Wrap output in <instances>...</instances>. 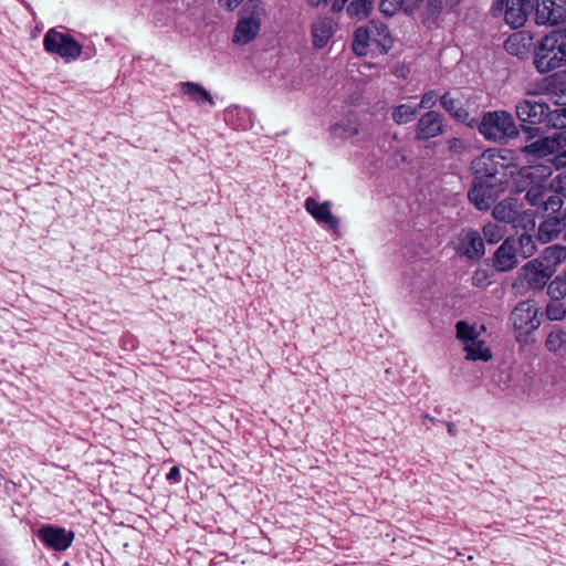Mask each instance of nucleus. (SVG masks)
Masks as SVG:
<instances>
[{
    "instance_id": "393cba45",
    "label": "nucleus",
    "mask_w": 566,
    "mask_h": 566,
    "mask_svg": "<svg viewBox=\"0 0 566 566\" xmlns=\"http://www.w3.org/2000/svg\"><path fill=\"white\" fill-rule=\"evenodd\" d=\"M517 212L515 201L505 199L494 207L492 214L497 221L510 223L515 220Z\"/></svg>"
},
{
    "instance_id": "7ed1b4c3",
    "label": "nucleus",
    "mask_w": 566,
    "mask_h": 566,
    "mask_svg": "<svg viewBox=\"0 0 566 566\" xmlns=\"http://www.w3.org/2000/svg\"><path fill=\"white\" fill-rule=\"evenodd\" d=\"M515 112L517 118L523 123L532 125L546 123L547 126L556 129H566V107L558 106L548 112V106L545 103L522 99L516 103ZM562 137H566V130Z\"/></svg>"
},
{
    "instance_id": "6e6552de",
    "label": "nucleus",
    "mask_w": 566,
    "mask_h": 566,
    "mask_svg": "<svg viewBox=\"0 0 566 566\" xmlns=\"http://www.w3.org/2000/svg\"><path fill=\"white\" fill-rule=\"evenodd\" d=\"M522 178L530 179V189L526 199L532 206L543 203L545 188L543 182L551 175V168L542 165L523 167L520 170Z\"/></svg>"
},
{
    "instance_id": "2eb2a0df",
    "label": "nucleus",
    "mask_w": 566,
    "mask_h": 566,
    "mask_svg": "<svg viewBox=\"0 0 566 566\" xmlns=\"http://www.w3.org/2000/svg\"><path fill=\"white\" fill-rule=\"evenodd\" d=\"M43 45L48 52L60 55L66 62L70 61L71 35L69 33L64 34L51 29L44 35Z\"/></svg>"
},
{
    "instance_id": "bb28decb",
    "label": "nucleus",
    "mask_w": 566,
    "mask_h": 566,
    "mask_svg": "<svg viewBox=\"0 0 566 566\" xmlns=\"http://www.w3.org/2000/svg\"><path fill=\"white\" fill-rule=\"evenodd\" d=\"M472 168L476 175L481 177H494L496 169L494 166L493 156L489 153H483L472 161Z\"/></svg>"
},
{
    "instance_id": "423d86ee",
    "label": "nucleus",
    "mask_w": 566,
    "mask_h": 566,
    "mask_svg": "<svg viewBox=\"0 0 566 566\" xmlns=\"http://www.w3.org/2000/svg\"><path fill=\"white\" fill-rule=\"evenodd\" d=\"M510 323L515 332L518 343L526 342L527 337L541 325L538 307L532 300L520 302L510 314Z\"/></svg>"
},
{
    "instance_id": "49530a36",
    "label": "nucleus",
    "mask_w": 566,
    "mask_h": 566,
    "mask_svg": "<svg viewBox=\"0 0 566 566\" xmlns=\"http://www.w3.org/2000/svg\"><path fill=\"white\" fill-rule=\"evenodd\" d=\"M447 428L450 436L454 437L457 434V428L454 423L448 422Z\"/></svg>"
},
{
    "instance_id": "8fccbe9b",
    "label": "nucleus",
    "mask_w": 566,
    "mask_h": 566,
    "mask_svg": "<svg viewBox=\"0 0 566 566\" xmlns=\"http://www.w3.org/2000/svg\"><path fill=\"white\" fill-rule=\"evenodd\" d=\"M562 279H563V282L565 283V287H566V271L563 273Z\"/></svg>"
},
{
    "instance_id": "20e7f679",
    "label": "nucleus",
    "mask_w": 566,
    "mask_h": 566,
    "mask_svg": "<svg viewBox=\"0 0 566 566\" xmlns=\"http://www.w3.org/2000/svg\"><path fill=\"white\" fill-rule=\"evenodd\" d=\"M265 17V4L261 0H248L240 11L232 38L233 43L245 45L256 39Z\"/></svg>"
},
{
    "instance_id": "4be33fe9",
    "label": "nucleus",
    "mask_w": 566,
    "mask_h": 566,
    "mask_svg": "<svg viewBox=\"0 0 566 566\" xmlns=\"http://www.w3.org/2000/svg\"><path fill=\"white\" fill-rule=\"evenodd\" d=\"M360 132V124L356 116L350 115L344 118L340 123L334 125L331 129L335 138L349 139L358 135Z\"/></svg>"
},
{
    "instance_id": "f257e3e1",
    "label": "nucleus",
    "mask_w": 566,
    "mask_h": 566,
    "mask_svg": "<svg viewBox=\"0 0 566 566\" xmlns=\"http://www.w3.org/2000/svg\"><path fill=\"white\" fill-rule=\"evenodd\" d=\"M534 65L539 73L566 66V32L555 30L543 36L534 51Z\"/></svg>"
},
{
    "instance_id": "5701e85b",
    "label": "nucleus",
    "mask_w": 566,
    "mask_h": 566,
    "mask_svg": "<svg viewBox=\"0 0 566 566\" xmlns=\"http://www.w3.org/2000/svg\"><path fill=\"white\" fill-rule=\"evenodd\" d=\"M545 347L556 356H564L566 354V331L555 327L548 332Z\"/></svg>"
},
{
    "instance_id": "f8f14e48",
    "label": "nucleus",
    "mask_w": 566,
    "mask_h": 566,
    "mask_svg": "<svg viewBox=\"0 0 566 566\" xmlns=\"http://www.w3.org/2000/svg\"><path fill=\"white\" fill-rule=\"evenodd\" d=\"M444 133L443 116L436 111H428L418 119L415 127V139L424 142Z\"/></svg>"
},
{
    "instance_id": "dca6fc26",
    "label": "nucleus",
    "mask_w": 566,
    "mask_h": 566,
    "mask_svg": "<svg viewBox=\"0 0 566 566\" xmlns=\"http://www.w3.org/2000/svg\"><path fill=\"white\" fill-rule=\"evenodd\" d=\"M517 249L514 239H506L494 253V268L505 272L515 268L518 263Z\"/></svg>"
},
{
    "instance_id": "79ce46f5",
    "label": "nucleus",
    "mask_w": 566,
    "mask_h": 566,
    "mask_svg": "<svg viewBox=\"0 0 566 566\" xmlns=\"http://www.w3.org/2000/svg\"><path fill=\"white\" fill-rule=\"evenodd\" d=\"M243 0H219L221 7L228 11H233Z\"/></svg>"
},
{
    "instance_id": "7c9ffc66",
    "label": "nucleus",
    "mask_w": 566,
    "mask_h": 566,
    "mask_svg": "<svg viewBox=\"0 0 566 566\" xmlns=\"http://www.w3.org/2000/svg\"><path fill=\"white\" fill-rule=\"evenodd\" d=\"M515 243L518 245L517 253L523 259L532 256L536 251L535 241L528 233H522Z\"/></svg>"
},
{
    "instance_id": "72a5a7b5",
    "label": "nucleus",
    "mask_w": 566,
    "mask_h": 566,
    "mask_svg": "<svg viewBox=\"0 0 566 566\" xmlns=\"http://www.w3.org/2000/svg\"><path fill=\"white\" fill-rule=\"evenodd\" d=\"M547 293L552 300H560V297L566 295V287L562 276L556 277L548 284Z\"/></svg>"
},
{
    "instance_id": "58836bf2",
    "label": "nucleus",
    "mask_w": 566,
    "mask_h": 566,
    "mask_svg": "<svg viewBox=\"0 0 566 566\" xmlns=\"http://www.w3.org/2000/svg\"><path fill=\"white\" fill-rule=\"evenodd\" d=\"M467 148V143L461 138H451L448 140V150L452 155H461Z\"/></svg>"
},
{
    "instance_id": "c85d7f7f",
    "label": "nucleus",
    "mask_w": 566,
    "mask_h": 566,
    "mask_svg": "<svg viewBox=\"0 0 566 566\" xmlns=\"http://www.w3.org/2000/svg\"><path fill=\"white\" fill-rule=\"evenodd\" d=\"M504 48L507 53L518 57H523L527 53L525 38L521 33L509 36L504 43Z\"/></svg>"
},
{
    "instance_id": "4c0bfd02",
    "label": "nucleus",
    "mask_w": 566,
    "mask_h": 566,
    "mask_svg": "<svg viewBox=\"0 0 566 566\" xmlns=\"http://www.w3.org/2000/svg\"><path fill=\"white\" fill-rule=\"evenodd\" d=\"M437 99H438L437 93L432 90L428 91L422 95L420 104L417 107H418V109L426 108V109L431 111V108L436 105Z\"/></svg>"
},
{
    "instance_id": "b1692460",
    "label": "nucleus",
    "mask_w": 566,
    "mask_h": 566,
    "mask_svg": "<svg viewBox=\"0 0 566 566\" xmlns=\"http://www.w3.org/2000/svg\"><path fill=\"white\" fill-rule=\"evenodd\" d=\"M563 222L558 217L547 218L539 224L537 237L543 243L553 241L563 230Z\"/></svg>"
},
{
    "instance_id": "39448f33",
    "label": "nucleus",
    "mask_w": 566,
    "mask_h": 566,
    "mask_svg": "<svg viewBox=\"0 0 566 566\" xmlns=\"http://www.w3.org/2000/svg\"><path fill=\"white\" fill-rule=\"evenodd\" d=\"M479 132L485 139L495 143H506L517 136V127L512 115L504 111H495L484 114Z\"/></svg>"
},
{
    "instance_id": "ea45409f",
    "label": "nucleus",
    "mask_w": 566,
    "mask_h": 566,
    "mask_svg": "<svg viewBox=\"0 0 566 566\" xmlns=\"http://www.w3.org/2000/svg\"><path fill=\"white\" fill-rule=\"evenodd\" d=\"M553 96L555 97V105L566 107V84H562L559 88H556Z\"/></svg>"
},
{
    "instance_id": "f03ea898",
    "label": "nucleus",
    "mask_w": 566,
    "mask_h": 566,
    "mask_svg": "<svg viewBox=\"0 0 566 566\" xmlns=\"http://www.w3.org/2000/svg\"><path fill=\"white\" fill-rule=\"evenodd\" d=\"M392 44L394 40L388 27L380 21L371 20L355 30L352 46L355 54L364 56L368 53L369 48H375L386 54Z\"/></svg>"
},
{
    "instance_id": "c03bdc74",
    "label": "nucleus",
    "mask_w": 566,
    "mask_h": 566,
    "mask_svg": "<svg viewBox=\"0 0 566 566\" xmlns=\"http://www.w3.org/2000/svg\"><path fill=\"white\" fill-rule=\"evenodd\" d=\"M72 45H73V60H74L76 56H78L81 54L82 48L75 40H73Z\"/></svg>"
},
{
    "instance_id": "09e8293b",
    "label": "nucleus",
    "mask_w": 566,
    "mask_h": 566,
    "mask_svg": "<svg viewBox=\"0 0 566 566\" xmlns=\"http://www.w3.org/2000/svg\"><path fill=\"white\" fill-rule=\"evenodd\" d=\"M422 418L428 420V421H434V418L430 417L429 415H424V416H422Z\"/></svg>"
},
{
    "instance_id": "0eeeda50",
    "label": "nucleus",
    "mask_w": 566,
    "mask_h": 566,
    "mask_svg": "<svg viewBox=\"0 0 566 566\" xmlns=\"http://www.w3.org/2000/svg\"><path fill=\"white\" fill-rule=\"evenodd\" d=\"M457 338L463 344V349L468 360L488 361L492 358L491 349L485 345L483 339L479 338V333L474 326L464 321L455 324Z\"/></svg>"
},
{
    "instance_id": "412c9836",
    "label": "nucleus",
    "mask_w": 566,
    "mask_h": 566,
    "mask_svg": "<svg viewBox=\"0 0 566 566\" xmlns=\"http://www.w3.org/2000/svg\"><path fill=\"white\" fill-rule=\"evenodd\" d=\"M180 92L189 96V99L197 104L208 103L210 106L214 105L211 94L198 83L182 82L180 83Z\"/></svg>"
},
{
    "instance_id": "c9c22d12",
    "label": "nucleus",
    "mask_w": 566,
    "mask_h": 566,
    "mask_svg": "<svg viewBox=\"0 0 566 566\" xmlns=\"http://www.w3.org/2000/svg\"><path fill=\"white\" fill-rule=\"evenodd\" d=\"M472 285L476 287H485L490 284V272L488 269H478L472 277Z\"/></svg>"
},
{
    "instance_id": "1a4fd4ad",
    "label": "nucleus",
    "mask_w": 566,
    "mask_h": 566,
    "mask_svg": "<svg viewBox=\"0 0 566 566\" xmlns=\"http://www.w3.org/2000/svg\"><path fill=\"white\" fill-rule=\"evenodd\" d=\"M553 275L551 268L538 259L524 264L520 271V280L532 290H542Z\"/></svg>"
},
{
    "instance_id": "e433bc0d",
    "label": "nucleus",
    "mask_w": 566,
    "mask_h": 566,
    "mask_svg": "<svg viewBox=\"0 0 566 566\" xmlns=\"http://www.w3.org/2000/svg\"><path fill=\"white\" fill-rule=\"evenodd\" d=\"M544 211L549 213L558 212L563 206V201L559 196L551 195L547 199L543 201Z\"/></svg>"
},
{
    "instance_id": "9d476101",
    "label": "nucleus",
    "mask_w": 566,
    "mask_h": 566,
    "mask_svg": "<svg viewBox=\"0 0 566 566\" xmlns=\"http://www.w3.org/2000/svg\"><path fill=\"white\" fill-rule=\"evenodd\" d=\"M566 19V0H536L535 22L556 25Z\"/></svg>"
},
{
    "instance_id": "2f4dec72",
    "label": "nucleus",
    "mask_w": 566,
    "mask_h": 566,
    "mask_svg": "<svg viewBox=\"0 0 566 566\" xmlns=\"http://www.w3.org/2000/svg\"><path fill=\"white\" fill-rule=\"evenodd\" d=\"M505 230L496 223H488L483 227V237L490 244H495L503 239Z\"/></svg>"
},
{
    "instance_id": "aec40b11",
    "label": "nucleus",
    "mask_w": 566,
    "mask_h": 566,
    "mask_svg": "<svg viewBox=\"0 0 566 566\" xmlns=\"http://www.w3.org/2000/svg\"><path fill=\"white\" fill-rule=\"evenodd\" d=\"M468 196L479 210H486L494 202L493 189L482 182H474Z\"/></svg>"
},
{
    "instance_id": "c756f323",
    "label": "nucleus",
    "mask_w": 566,
    "mask_h": 566,
    "mask_svg": "<svg viewBox=\"0 0 566 566\" xmlns=\"http://www.w3.org/2000/svg\"><path fill=\"white\" fill-rule=\"evenodd\" d=\"M373 10V0H353L347 7V13L358 20L366 19Z\"/></svg>"
},
{
    "instance_id": "4468645a",
    "label": "nucleus",
    "mask_w": 566,
    "mask_h": 566,
    "mask_svg": "<svg viewBox=\"0 0 566 566\" xmlns=\"http://www.w3.org/2000/svg\"><path fill=\"white\" fill-rule=\"evenodd\" d=\"M504 19L513 29L523 27L534 8V0H505Z\"/></svg>"
},
{
    "instance_id": "ddd939ff",
    "label": "nucleus",
    "mask_w": 566,
    "mask_h": 566,
    "mask_svg": "<svg viewBox=\"0 0 566 566\" xmlns=\"http://www.w3.org/2000/svg\"><path fill=\"white\" fill-rule=\"evenodd\" d=\"M565 130L566 129H559V132L554 133L553 136L539 138L523 147L522 151L535 157H545L558 153L563 148L562 142H566V137H562Z\"/></svg>"
},
{
    "instance_id": "de8ad7c7",
    "label": "nucleus",
    "mask_w": 566,
    "mask_h": 566,
    "mask_svg": "<svg viewBox=\"0 0 566 566\" xmlns=\"http://www.w3.org/2000/svg\"><path fill=\"white\" fill-rule=\"evenodd\" d=\"M307 2L312 7H318L322 4V0H307Z\"/></svg>"
},
{
    "instance_id": "a19ab883",
    "label": "nucleus",
    "mask_w": 566,
    "mask_h": 566,
    "mask_svg": "<svg viewBox=\"0 0 566 566\" xmlns=\"http://www.w3.org/2000/svg\"><path fill=\"white\" fill-rule=\"evenodd\" d=\"M347 0H322V4L329 6L334 12L343 10Z\"/></svg>"
},
{
    "instance_id": "a878e982",
    "label": "nucleus",
    "mask_w": 566,
    "mask_h": 566,
    "mask_svg": "<svg viewBox=\"0 0 566 566\" xmlns=\"http://www.w3.org/2000/svg\"><path fill=\"white\" fill-rule=\"evenodd\" d=\"M440 103L441 106L458 120L464 122L468 118V112L461 106L460 101L454 98L450 93L443 94L440 98Z\"/></svg>"
},
{
    "instance_id": "a18cd8bd",
    "label": "nucleus",
    "mask_w": 566,
    "mask_h": 566,
    "mask_svg": "<svg viewBox=\"0 0 566 566\" xmlns=\"http://www.w3.org/2000/svg\"><path fill=\"white\" fill-rule=\"evenodd\" d=\"M555 251H556V258L558 260H560L562 258L563 259L566 258V249L565 248H556Z\"/></svg>"
},
{
    "instance_id": "f3484780",
    "label": "nucleus",
    "mask_w": 566,
    "mask_h": 566,
    "mask_svg": "<svg viewBox=\"0 0 566 566\" xmlns=\"http://www.w3.org/2000/svg\"><path fill=\"white\" fill-rule=\"evenodd\" d=\"M38 535L42 542L55 551H65L71 545V534H67L64 528L42 526Z\"/></svg>"
},
{
    "instance_id": "6ab92c4d",
    "label": "nucleus",
    "mask_w": 566,
    "mask_h": 566,
    "mask_svg": "<svg viewBox=\"0 0 566 566\" xmlns=\"http://www.w3.org/2000/svg\"><path fill=\"white\" fill-rule=\"evenodd\" d=\"M305 209L318 222L325 223L332 229L338 226L337 218L331 212L329 202L319 203L313 198H307L305 200Z\"/></svg>"
},
{
    "instance_id": "473e14b6",
    "label": "nucleus",
    "mask_w": 566,
    "mask_h": 566,
    "mask_svg": "<svg viewBox=\"0 0 566 566\" xmlns=\"http://www.w3.org/2000/svg\"><path fill=\"white\" fill-rule=\"evenodd\" d=\"M546 316L551 321H562L566 316V306L560 300H552L546 306Z\"/></svg>"
},
{
    "instance_id": "a211bd4d",
    "label": "nucleus",
    "mask_w": 566,
    "mask_h": 566,
    "mask_svg": "<svg viewBox=\"0 0 566 566\" xmlns=\"http://www.w3.org/2000/svg\"><path fill=\"white\" fill-rule=\"evenodd\" d=\"M336 23L333 19L323 17L316 19L312 24L313 44L315 48H324L334 35Z\"/></svg>"
},
{
    "instance_id": "9b49d317",
    "label": "nucleus",
    "mask_w": 566,
    "mask_h": 566,
    "mask_svg": "<svg viewBox=\"0 0 566 566\" xmlns=\"http://www.w3.org/2000/svg\"><path fill=\"white\" fill-rule=\"evenodd\" d=\"M454 249L469 260H480L485 253L483 239L475 230H463L457 238Z\"/></svg>"
},
{
    "instance_id": "f704fd0d",
    "label": "nucleus",
    "mask_w": 566,
    "mask_h": 566,
    "mask_svg": "<svg viewBox=\"0 0 566 566\" xmlns=\"http://www.w3.org/2000/svg\"><path fill=\"white\" fill-rule=\"evenodd\" d=\"M402 0H381L379 3V10L385 15L391 17L400 10Z\"/></svg>"
},
{
    "instance_id": "cd10ccee",
    "label": "nucleus",
    "mask_w": 566,
    "mask_h": 566,
    "mask_svg": "<svg viewBox=\"0 0 566 566\" xmlns=\"http://www.w3.org/2000/svg\"><path fill=\"white\" fill-rule=\"evenodd\" d=\"M418 111L416 105L400 104L392 108L391 118L398 125L407 124L416 117Z\"/></svg>"
},
{
    "instance_id": "3c124183",
    "label": "nucleus",
    "mask_w": 566,
    "mask_h": 566,
    "mask_svg": "<svg viewBox=\"0 0 566 566\" xmlns=\"http://www.w3.org/2000/svg\"><path fill=\"white\" fill-rule=\"evenodd\" d=\"M564 157H565V164H566V150L564 151Z\"/></svg>"
},
{
    "instance_id": "37998d69",
    "label": "nucleus",
    "mask_w": 566,
    "mask_h": 566,
    "mask_svg": "<svg viewBox=\"0 0 566 566\" xmlns=\"http://www.w3.org/2000/svg\"><path fill=\"white\" fill-rule=\"evenodd\" d=\"M180 479V470L178 467H172L167 474V480L171 482H178Z\"/></svg>"
}]
</instances>
